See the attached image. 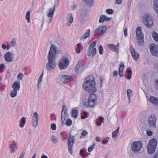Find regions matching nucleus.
<instances>
[{
  "mask_svg": "<svg viewBox=\"0 0 158 158\" xmlns=\"http://www.w3.org/2000/svg\"><path fill=\"white\" fill-rule=\"evenodd\" d=\"M132 0H127V5L129 7H130Z\"/></svg>",
  "mask_w": 158,
  "mask_h": 158,
  "instance_id": "obj_56",
  "label": "nucleus"
},
{
  "mask_svg": "<svg viewBox=\"0 0 158 158\" xmlns=\"http://www.w3.org/2000/svg\"><path fill=\"white\" fill-rule=\"evenodd\" d=\"M86 5L89 7L92 6L94 3V0H82Z\"/></svg>",
  "mask_w": 158,
  "mask_h": 158,
  "instance_id": "obj_25",
  "label": "nucleus"
},
{
  "mask_svg": "<svg viewBox=\"0 0 158 158\" xmlns=\"http://www.w3.org/2000/svg\"><path fill=\"white\" fill-rule=\"evenodd\" d=\"M10 149H11L10 152L11 153H13L14 152L15 149L14 147H12Z\"/></svg>",
  "mask_w": 158,
  "mask_h": 158,
  "instance_id": "obj_60",
  "label": "nucleus"
},
{
  "mask_svg": "<svg viewBox=\"0 0 158 158\" xmlns=\"http://www.w3.org/2000/svg\"><path fill=\"white\" fill-rule=\"evenodd\" d=\"M80 19L82 21H84L89 15V12L85 7H82L80 10Z\"/></svg>",
  "mask_w": 158,
  "mask_h": 158,
  "instance_id": "obj_14",
  "label": "nucleus"
},
{
  "mask_svg": "<svg viewBox=\"0 0 158 158\" xmlns=\"http://www.w3.org/2000/svg\"><path fill=\"white\" fill-rule=\"evenodd\" d=\"M44 75V72H43L41 75L38 81V88L39 87L40 85L41 84V82L42 81V79L43 78V76Z\"/></svg>",
  "mask_w": 158,
  "mask_h": 158,
  "instance_id": "obj_36",
  "label": "nucleus"
},
{
  "mask_svg": "<svg viewBox=\"0 0 158 158\" xmlns=\"http://www.w3.org/2000/svg\"><path fill=\"white\" fill-rule=\"evenodd\" d=\"M12 87L13 89L18 91L20 88V82L19 81H16L12 84Z\"/></svg>",
  "mask_w": 158,
  "mask_h": 158,
  "instance_id": "obj_22",
  "label": "nucleus"
},
{
  "mask_svg": "<svg viewBox=\"0 0 158 158\" xmlns=\"http://www.w3.org/2000/svg\"><path fill=\"white\" fill-rule=\"evenodd\" d=\"M130 50L132 56L134 59L136 61H138L139 57V54L135 51V49L132 46L131 47Z\"/></svg>",
  "mask_w": 158,
  "mask_h": 158,
  "instance_id": "obj_19",
  "label": "nucleus"
},
{
  "mask_svg": "<svg viewBox=\"0 0 158 158\" xmlns=\"http://www.w3.org/2000/svg\"><path fill=\"white\" fill-rule=\"evenodd\" d=\"M122 0H115V3L117 4H121L122 3Z\"/></svg>",
  "mask_w": 158,
  "mask_h": 158,
  "instance_id": "obj_53",
  "label": "nucleus"
},
{
  "mask_svg": "<svg viewBox=\"0 0 158 158\" xmlns=\"http://www.w3.org/2000/svg\"><path fill=\"white\" fill-rule=\"evenodd\" d=\"M152 36L155 41L158 42V34L156 32H153L152 33Z\"/></svg>",
  "mask_w": 158,
  "mask_h": 158,
  "instance_id": "obj_33",
  "label": "nucleus"
},
{
  "mask_svg": "<svg viewBox=\"0 0 158 158\" xmlns=\"http://www.w3.org/2000/svg\"><path fill=\"white\" fill-rule=\"evenodd\" d=\"M132 91L131 89H128L127 90V94L128 98L129 103H130V101L132 97Z\"/></svg>",
  "mask_w": 158,
  "mask_h": 158,
  "instance_id": "obj_32",
  "label": "nucleus"
},
{
  "mask_svg": "<svg viewBox=\"0 0 158 158\" xmlns=\"http://www.w3.org/2000/svg\"><path fill=\"white\" fill-rule=\"evenodd\" d=\"M17 91L13 89L10 94V97L12 98L15 97L17 95Z\"/></svg>",
  "mask_w": 158,
  "mask_h": 158,
  "instance_id": "obj_35",
  "label": "nucleus"
},
{
  "mask_svg": "<svg viewBox=\"0 0 158 158\" xmlns=\"http://www.w3.org/2000/svg\"><path fill=\"white\" fill-rule=\"evenodd\" d=\"M88 133L86 130H84L82 131L81 135L80 136V138H85L86 137V135L88 134Z\"/></svg>",
  "mask_w": 158,
  "mask_h": 158,
  "instance_id": "obj_37",
  "label": "nucleus"
},
{
  "mask_svg": "<svg viewBox=\"0 0 158 158\" xmlns=\"http://www.w3.org/2000/svg\"><path fill=\"white\" fill-rule=\"evenodd\" d=\"M59 52L58 48L53 44H52L49 52L48 55V62L46 65L47 70L48 71H51L54 69L56 66L55 60Z\"/></svg>",
  "mask_w": 158,
  "mask_h": 158,
  "instance_id": "obj_1",
  "label": "nucleus"
},
{
  "mask_svg": "<svg viewBox=\"0 0 158 158\" xmlns=\"http://www.w3.org/2000/svg\"><path fill=\"white\" fill-rule=\"evenodd\" d=\"M103 118L102 117H99V122L102 123L103 122Z\"/></svg>",
  "mask_w": 158,
  "mask_h": 158,
  "instance_id": "obj_62",
  "label": "nucleus"
},
{
  "mask_svg": "<svg viewBox=\"0 0 158 158\" xmlns=\"http://www.w3.org/2000/svg\"><path fill=\"white\" fill-rule=\"evenodd\" d=\"M149 48L152 55L158 57V46L154 44H151Z\"/></svg>",
  "mask_w": 158,
  "mask_h": 158,
  "instance_id": "obj_15",
  "label": "nucleus"
},
{
  "mask_svg": "<svg viewBox=\"0 0 158 158\" xmlns=\"http://www.w3.org/2000/svg\"><path fill=\"white\" fill-rule=\"evenodd\" d=\"M143 146V144L140 141H135L131 145V150L134 153L139 152Z\"/></svg>",
  "mask_w": 158,
  "mask_h": 158,
  "instance_id": "obj_6",
  "label": "nucleus"
},
{
  "mask_svg": "<svg viewBox=\"0 0 158 158\" xmlns=\"http://www.w3.org/2000/svg\"><path fill=\"white\" fill-rule=\"evenodd\" d=\"M157 118L156 115L154 114L150 115L148 116V126L152 128H156V123Z\"/></svg>",
  "mask_w": 158,
  "mask_h": 158,
  "instance_id": "obj_7",
  "label": "nucleus"
},
{
  "mask_svg": "<svg viewBox=\"0 0 158 158\" xmlns=\"http://www.w3.org/2000/svg\"><path fill=\"white\" fill-rule=\"evenodd\" d=\"M95 145V143H93L91 147H89L88 148V150L89 152H90L93 151Z\"/></svg>",
  "mask_w": 158,
  "mask_h": 158,
  "instance_id": "obj_42",
  "label": "nucleus"
},
{
  "mask_svg": "<svg viewBox=\"0 0 158 158\" xmlns=\"http://www.w3.org/2000/svg\"><path fill=\"white\" fill-rule=\"evenodd\" d=\"M26 118L25 117H23L21 118L19 121L20 127L22 128L24 127L26 123Z\"/></svg>",
  "mask_w": 158,
  "mask_h": 158,
  "instance_id": "obj_30",
  "label": "nucleus"
},
{
  "mask_svg": "<svg viewBox=\"0 0 158 158\" xmlns=\"http://www.w3.org/2000/svg\"><path fill=\"white\" fill-rule=\"evenodd\" d=\"M2 49H6V45L5 44H2Z\"/></svg>",
  "mask_w": 158,
  "mask_h": 158,
  "instance_id": "obj_63",
  "label": "nucleus"
},
{
  "mask_svg": "<svg viewBox=\"0 0 158 158\" xmlns=\"http://www.w3.org/2000/svg\"><path fill=\"white\" fill-rule=\"evenodd\" d=\"M69 64V60L68 58H64L58 64L59 67L61 69H65L68 66Z\"/></svg>",
  "mask_w": 158,
  "mask_h": 158,
  "instance_id": "obj_12",
  "label": "nucleus"
},
{
  "mask_svg": "<svg viewBox=\"0 0 158 158\" xmlns=\"http://www.w3.org/2000/svg\"><path fill=\"white\" fill-rule=\"evenodd\" d=\"M153 6L155 11L158 14V0H154Z\"/></svg>",
  "mask_w": 158,
  "mask_h": 158,
  "instance_id": "obj_28",
  "label": "nucleus"
},
{
  "mask_svg": "<svg viewBox=\"0 0 158 158\" xmlns=\"http://www.w3.org/2000/svg\"><path fill=\"white\" fill-rule=\"evenodd\" d=\"M5 68V65L3 64H2L0 65V72L2 71L3 69Z\"/></svg>",
  "mask_w": 158,
  "mask_h": 158,
  "instance_id": "obj_49",
  "label": "nucleus"
},
{
  "mask_svg": "<svg viewBox=\"0 0 158 158\" xmlns=\"http://www.w3.org/2000/svg\"><path fill=\"white\" fill-rule=\"evenodd\" d=\"M146 134L148 136H151L152 135V132L151 131H148Z\"/></svg>",
  "mask_w": 158,
  "mask_h": 158,
  "instance_id": "obj_55",
  "label": "nucleus"
},
{
  "mask_svg": "<svg viewBox=\"0 0 158 158\" xmlns=\"http://www.w3.org/2000/svg\"><path fill=\"white\" fill-rule=\"evenodd\" d=\"M108 47L110 50L113 52H116L118 51V48L117 46L113 44H110L108 45Z\"/></svg>",
  "mask_w": 158,
  "mask_h": 158,
  "instance_id": "obj_26",
  "label": "nucleus"
},
{
  "mask_svg": "<svg viewBox=\"0 0 158 158\" xmlns=\"http://www.w3.org/2000/svg\"><path fill=\"white\" fill-rule=\"evenodd\" d=\"M83 89L90 94H94L97 91L94 79L93 76H89L84 80L82 85Z\"/></svg>",
  "mask_w": 158,
  "mask_h": 158,
  "instance_id": "obj_2",
  "label": "nucleus"
},
{
  "mask_svg": "<svg viewBox=\"0 0 158 158\" xmlns=\"http://www.w3.org/2000/svg\"><path fill=\"white\" fill-rule=\"evenodd\" d=\"M52 142L54 143H56L58 142V139L54 135H52Z\"/></svg>",
  "mask_w": 158,
  "mask_h": 158,
  "instance_id": "obj_44",
  "label": "nucleus"
},
{
  "mask_svg": "<svg viewBox=\"0 0 158 158\" xmlns=\"http://www.w3.org/2000/svg\"><path fill=\"white\" fill-rule=\"evenodd\" d=\"M113 74L114 76H117L118 75V73L117 70L114 71L113 72Z\"/></svg>",
  "mask_w": 158,
  "mask_h": 158,
  "instance_id": "obj_51",
  "label": "nucleus"
},
{
  "mask_svg": "<svg viewBox=\"0 0 158 158\" xmlns=\"http://www.w3.org/2000/svg\"><path fill=\"white\" fill-rule=\"evenodd\" d=\"M24 75L22 73H19L17 76V79L19 80H22L23 77Z\"/></svg>",
  "mask_w": 158,
  "mask_h": 158,
  "instance_id": "obj_43",
  "label": "nucleus"
},
{
  "mask_svg": "<svg viewBox=\"0 0 158 158\" xmlns=\"http://www.w3.org/2000/svg\"><path fill=\"white\" fill-rule=\"evenodd\" d=\"M68 117L67 107L65 105H63L61 112V119L62 125H63L65 119L68 118Z\"/></svg>",
  "mask_w": 158,
  "mask_h": 158,
  "instance_id": "obj_13",
  "label": "nucleus"
},
{
  "mask_svg": "<svg viewBox=\"0 0 158 158\" xmlns=\"http://www.w3.org/2000/svg\"><path fill=\"white\" fill-rule=\"evenodd\" d=\"M13 55H14V54L11 53L10 52H6L4 56V57L5 60L7 62H11L13 61V57H11Z\"/></svg>",
  "mask_w": 158,
  "mask_h": 158,
  "instance_id": "obj_17",
  "label": "nucleus"
},
{
  "mask_svg": "<svg viewBox=\"0 0 158 158\" xmlns=\"http://www.w3.org/2000/svg\"><path fill=\"white\" fill-rule=\"evenodd\" d=\"M127 28H125L124 31V35L125 36L127 35Z\"/></svg>",
  "mask_w": 158,
  "mask_h": 158,
  "instance_id": "obj_58",
  "label": "nucleus"
},
{
  "mask_svg": "<svg viewBox=\"0 0 158 158\" xmlns=\"http://www.w3.org/2000/svg\"><path fill=\"white\" fill-rule=\"evenodd\" d=\"M125 67L124 65L123 64H120L118 69V73L120 77H123V70Z\"/></svg>",
  "mask_w": 158,
  "mask_h": 158,
  "instance_id": "obj_27",
  "label": "nucleus"
},
{
  "mask_svg": "<svg viewBox=\"0 0 158 158\" xmlns=\"http://www.w3.org/2000/svg\"><path fill=\"white\" fill-rule=\"evenodd\" d=\"M11 43L12 47H15L16 44V40L15 38H12L11 40Z\"/></svg>",
  "mask_w": 158,
  "mask_h": 158,
  "instance_id": "obj_40",
  "label": "nucleus"
},
{
  "mask_svg": "<svg viewBox=\"0 0 158 158\" xmlns=\"http://www.w3.org/2000/svg\"><path fill=\"white\" fill-rule=\"evenodd\" d=\"M55 10V7L54 6L53 7L49 9L47 12V16L49 20V23H50L52 20Z\"/></svg>",
  "mask_w": 158,
  "mask_h": 158,
  "instance_id": "obj_16",
  "label": "nucleus"
},
{
  "mask_svg": "<svg viewBox=\"0 0 158 158\" xmlns=\"http://www.w3.org/2000/svg\"><path fill=\"white\" fill-rule=\"evenodd\" d=\"M117 133L115 132V131H113L112 134V137L113 138H115L117 136Z\"/></svg>",
  "mask_w": 158,
  "mask_h": 158,
  "instance_id": "obj_52",
  "label": "nucleus"
},
{
  "mask_svg": "<svg viewBox=\"0 0 158 158\" xmlns=\"http://www.w3.org/2000/svg\"><path fill=\"white\" fill-rule=\"evenodd\" d=\"M154 67L155 69L158 71V63H156L155 64Z\"/></svg>",
  "mask_w": 158,
  "mask_h": 158,
  "instance_id": "obj_59",
  "label": "nucleus"
},
{
  "mask_svg": "<svg viewBox=\"0 0 158 158\" xmlns=\"http://www.w3.org/2000/svg\"><path fill=\"white\" fill-rule=\"evenodd\" d=\"M136 31L138 43L140 45H143L144 44V35L142 32V28L140 27H137Z\"/></svg>",
  "mask_w": 158,
  "mask_h": 158,
  "instance_id": "obj_8",
  "label": "nucleus"
},
{
  "mask_svg": "<svg viewBox=\"0 0 158 158\" xmlns=\"http://www.w3.org/2000/svg\"><path fill=\"white\" fill-rule=\"evenodd\" d=\"M96 139L97 142H100L101 140V139L100 137L97 136L96 137Z\"/></svg>",
  "mask_w": 158,
  "mask_h": 158,
  "instance_id": "obj_61",
  "label": "nucleus"
},
{
  "mask_svg": "<svg viewBox=\"0 0 158 158\" xmlns=\"http://www.w3.org/2000/svg\"><path fill=\"white\" fill-rule=\"evenodd\" d=\"M31 12L30 11H27L25 17L26 19L27 20V22L29 23L30 22V15Z\"/></svg>",
  "mask_w": 158,
  "mask_h": 158,
  "instance_id": "obj_34",
  "label": "nucleus"
},
{
  "mask_svg": "<svg viewBox=\"0 0 158 158\" xmlns=\"http://www.w3.org/2000/svg\"><path fill=\"white\" fill-rule=\"evenodd\" d=\"M78 111L76 109H73L72 111V116L75 118H77Z\"/></svg>",
  "mask_w": 158,
  "mask_h": 158,
  "instance_id": "obj_31",
  "label": "nucleus"
},
{
  "mask_svg": "<svg viewBox=\"0 0 158 158\" xmlns=\"http://www.w3.org/2000/svg\"><path fill=\"white\" fill-rule=\"evenodd\" d=\"M143 23L147 28H151L153 25V18L151 15H144L143 16Z\"/></svg>",
  "mask_w": 158,
  "mask_h": 158,
  "instance_id": "obj_3",
  "label": "nucleus"
},
{
  "mask_svg": "<svg viewBox=\"0 0 158 158\" xmlns=\"http://www.w3.org/2000/svg\"><path fill=\"white\" fill-rule=\"evenodd\" d=\"M151 158H158V151L155 153L154 155Z\"/></svg>",
  "mask_w": 158,
  "mask_h": 158,
  "instance_id": "obj_54",
  "label": "nucleus"
},
{
  "mask_svg": "<svg viewBox=\"0 0 158 158\" xmlns=\"http://www.w3.org/2000/svg\"><path fill=\"white\" fill-rule=\"evenodd\" d=\"M90 94L88 98L86 106L87 107L93 108L97 104V98L96 95L94 93Z\"/></svg>",
  "mask_w": 158,
  "mask_h": 158,
  "instance_id": "obj_4",
  "label": "nucleus"
},
{
  "mask_svg": "<svg viewBox=\"0 0 158 158\" xmlns=\"http://www.w3.org/2000/svg\"><path fill=\"white\" fill-rule=\"evenodd\" d=\"M108 142V141L107 140L104 139L102 141V143L103 144L107 143Z\"/></svg>",
  "mask_w": 158,
  "mask_h": 158,
  "instance_id": "obj_57",
  "label": "nucleus"
},
{
  "mask_svg": "<svg viewBox=\"0 0 158 158\" xmlns=\"http://www.w3.org/2000/svg\"><path fill=\"white\" fill-rule=\"evenodd\" d=\"M108 30L107 27L105 26H101L97 28L94 33V35H102L106 33Z\"/></svg>",
  "mask_w": 158,
  "mask_h": 158,
  "instance_id": "obj_10",
  "label": "nucleus"
},
{
  "mask_svg": "<svg viewBox=\"0 0 158 158\" xmlns=\"http://www.w3.org/2000/svg\"><path fill=\"white\" fill-rule=\"evenodd\" d=\"M82 62V60H79L75 67V71L77 74L82 73L83 70V67L81 66Z\"/></svg>",
  "mask_w": 158,
  "mask_h": 158,
  "instance_id": "obj_18",
  "label": "nucleus"
},
{
  "mask_svg": "<svg viewBox=\"0 0 158 158\" xmlns=\"http://www.w3.org/2000/svg\"><path fill=\"white\" fill-rule=\"evenodd\" d=\"M111 19L110 18H109L106 16V15H102L100 16V19L99 22L100 23H103L105 21H108Z\"/></svg>",
  "mask_w": 158,
  "mask_h": 158,
  "instance_id": "obj_21",
  "label": "nucleus"
},
{
  "mask_svg": "<svg viewBox=\"0 0 158 158\" xmlns=\"http://www.w3.org/2000/svg\"><path fill=\"white\" fill-rule=\"evenodd\" d=\"M157 145V140L154 139L150 140L147 146L148 152L149 154H152L155 151Z\"/></svg>",
  "mask_w": 158,
  "mask_h": 158,
  "instance_id": "obj_5",
  "label": "nucleus"
},
{
  "mask_svg": "<svg viewBox=\"0 0 158 158\" xmlns=\"http://www.w3.org/2000/svg\"><path fill=\"white\" fill-rule=\"evenodd\" d=\"M38 121L32 120V125L34 127L36 128L38 126Z\"/></svg>",
  "mask_w": 158,
  "mask_h": 158,
  "instance_id": "obj_39",
  "label": "nucleus"
},
{
  "mask_svg": "<svg viewBox=\"0 0 158 158\" xmlns=\"http://www.w3.org/2000/svg\"><path fill=\"white\" fill-rule=\"evenodd\" d=\"M73 77L69 75H64L62 76L60 81L63 83H67L71 82L73 81Z\"/></svg>",
  "mask_w": 158,
  "mask_h": 158,
  "instance_id": "obj_20",
  "label": "nucleus"
},
{
  "mask_svg": "<svg viewBox=\"0 0 158 158\" xmlns=\"http://www.w3.org/2000/svg\"><path fill=\"white\" fill-rule=\"evenodd\" d=\"M66 19L70 23H72L73 22V18L71 13L68 14L66 17Z\"/></svg>",
  "mask_w": 158,
  "mask_h": 158,
  "instance_id": "obj_29",
  "label": "nucleus"
},
{
  "mask_svg": "<svg viewBox=\"0 0 158 158\" xmlns=\"http://www.w3.org/2000/svg\"><path fill=\"white\" fill-rule=\"evenodd\" d=\"M84 151L83 149H81L80 152V155L81 157L83 158L85 157V156L84 154Z\"/></svg>",
  "mask_w": 158,
  "mask_h": 158,
  "instance_id": "obj_47",
  "label": "nucleus"
},
{
  "mask_svg": "<svg viewBox=\"0 0 158 158\" xmlns=\"http://www.w3.org/2000/svg\"><path fill=\"white\" fill-rule=\"evenodd\" d=\"M39 116L37 112H35L33 116L32 120L38 121Z\"/></svg>",
  "mask_w": 158,
  "mask_h": 158,
  "instance_id": "obj_38",
  "label": "nucleus"
},
{
  "mask_svg": "<svg viewBox=\"0 0 158 158\" xmlns=\"http://www.w3.org/2000/svg\"><path fill=\"white\" fill-rule=\"evenodd\" d=\"M98 49L100 54L102 55L103 53V48L102 45H100L99 46Z\"/></svg>",
  "mask_w": 158,
  "mask_h": 158,
  "instance_id": "obj_46",
  "label": "nucleus"
},
{
  "mask_svg": "<svg viewBox=\"0 0 158 158\" xmlns=\"http://www.w3.org/2000/svg\"><path fill=\"white\" fill-rule=\"evenodd\" d=\"M72 122L70 119H68L66 122V125L67 126H70L72 124Z\"/></svg>",
  "mask_w": 158,
  "mask_h": 158,
  "instance_id": "obj_41",
  "label": "nucleus"
},
{
  "mask_svg": "<svg viewBox=\"0 0 158 158\" xmlns=\"http://www.w3.org/2000/svg\"><path fill=\"white\" fill-rule=\"evenodd\" d=\"M149 101L154 105H158V98L156 97L151 96L149 99Z\"/></svg>",
  "mask_w": 158,
  "mask_h": 158,
  "instance_id": "obj_23",
  "label": "nucleus"
},
{
  "mask_svg": "<svg viewBox=\"0 0 158 158\" xmlns=\"http://www.w3.org/2000/svg\"><path fill=\"white\" fill-rule=\"evenodd\" d=\"M74 136H71L70 135L69 137L68 140V147L69 152L71 154H73V148L74 143Z\"/></svg>",
  "mask_w": 158,
  "mask_h": 158,
  "instance_id": "obj_11",
  "label": "nucleus"
},
{
  "mask_svg": "<svg viewBox=\"0 0 158 158\" xmlns=\"http://www.w3.org/2000/svg\"><path fill=\"white\" fill-rule=\"evenodd\" d=\"M97 40L93 42L89 46L88 49V55L89 56H91L94 57L97 52V49L95 47Z\"/></svg>",
  "mask_w": 158,
  "mask_h": 158,
  "instance_id": "obj_9",
  "label": "nucleus"
},
{
  "mask_svg": "<svg viewBox=\"0 0 158 158\" xmlns=\"http://www.w3.org/2000/svg\"><path fill=\"white\" fill-rule=\"evenodd\" d=\"M24 153L22 152L19 158H23Z\"/></svg>",
  "mask_w": 158,
  "mask_h": 158,
  "instance_id": "obj_64",
  "label": "nucleus"
},
{
  "mask_svg": "<svg viewBox=\"0 0 158 158\" xmlns=\"http://www.w3.org/2000/svg\"><path fill=\"white\" fill-rule=\"evenodd\" d=\"M90 33V30L89 29H88L84 34L80 38L81 40H84L85 39L89 37Z\"/></svg>",
  "mask_w": 158,
  "mask_h": 158,
  "instance_id": "obj_24",
  "label": "nucleus"
},
{
  "mask_svg": "<svg viewBox=\"0 0 158 158\" xmlns=\"http://www.w3.org/2000/svg\"><path fill=\"white\" fill-rule=\"evenodd\" d=\"M51 129L52 130H55L56 129V125L55 123H53L51 124Z\"/></svg>",
  "mask_w": 158,
  "mask_h": 158,
  "instance_id": "obj_48",
  "label": "nucleus"
},
{
  "mask_svg": "<svg viewBox=\"0 0 158 158\" xmlns=\"http://www.w3.org/2000/svg\"><path fill=\"white\" fill-rule=\"evenodd\" d=\"M106 12L109 14H112L114 13V11L112 9H107L106 10Z\"/></svg>",
  "mask_w": 158,
  "mask_h": 158,
  "instance_id": "obj_45",
  "label": "nucleus"
},
{
  "mask_svg": "<svg viewBox=\"0 0 158 158\" xmlns=\"http://www.w3.org/2000/svg\"><path fill=\"white\" fill-rule=\"evenodd\" d=\"M154 86L155 88L158 89V80H156L154 84Z\"/></svg>",
  "mask_w": 158,
  "mask_h": 158,
  "instance_id": "obj_50",
  "label": "nucleus"
}]
</instances>
